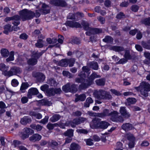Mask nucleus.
I'll list each match as a JSON object with an SVG mask.
<instances>
[{
	"instance_id": "obj_1",
	"label": "nucleus",
	"mask_w": 150,
	"mask_h": 150,
	"mask_svg": "<svg viewBox=\"0 0 150 150\" xmlns=\"http://www.w3.org/2000/svg\"><path fill=\"white\" fill-rule=\"evenodd\" d=\"M99 117L104 118L106 117H110V119L112 121L116 122H122L124 121L123 117L118 115V113L115 111H111L107 109L103 110V112L99 113Z\"/></svg>"
},
{
	"instance_id": "obj_2",
	"label": "nucleus",
	"mask_w": 150,
	"mask_h": 150,
	"mask_svg": "<svg viewBox=\"0 0 150 150\" xmlns=\"http://www.w3.org/2000/svg\"><path fill=\"white\" fill-rule=\"evenodd\" d=\"M94 96L99 100L102 99L109 100L112 98L110 93L103 89L96 90L93 93Z\"/></svg>"
},
{
	"instance_id": "obj_3",
	"label": "nucleus",
	"mask_w": 150,
	"mask_h": 150,
	"mask_svg": "<svg viewBox=\"0 0 150 150\" xmlns=\"http://www.w3.org/2000/svg\"><path fill=\"white\" fill-rule=\"evenodd\" d=\"M21 18L23 21L30 20L34 17V12L26 9L20 11Z\"/></svg>"
},
{
	"instance_id": "obj_4",
	"label": "nucleus",
	"mask_w": 150,
	"mask_h": 150,
	"mask_svg": "<svg viewBox=\"0 0 150 150\" xmlns=\"http://www.w3.org/2000/svg\"><path fill=\"white\" fill-rule=\"evenodd\" d=\"M44 53L43 51L38 52V51L33 52L32 53L31 56V58L29 59L27 61V63L28 64L32 66L35 65L37 64L38 59Z\"/></svg>"
},
{
	"instance_id": "obj_5",
	"label": "nucleus",
	"mask_w": 150,
	"mask_h": 150,
	"mask_svg": "<svg viewBox=\"0 0 150 150\" xmlns=\"http://www.w3.org/2000/svg\"><path fill=\"white\" fill-rule=\"evenodd\" d=\"M22 70L19 67H12L8 71V72L6 73V75L8 76H10L13 75H16L17 74H20L21 73Z\"/></svg>"
},
{
	"instance_id": "obj_6",
	"label": "nucleus",
	"mask_w": 150,
	"mask_h": 150,
	"mask_svg": "<svg viewBox=\"0 0 150 150\" xmlns=\"http://www.w3.org/2000/svg\"><path fill=\"white\" fill-rule=\"evenodd\" d=\"M65 24L67 26L72 28H81V25L78 22L75 21H66Z\"/></svg>"
},
{
	"instance_id": "obj_7",
	"label": "nucleus",
	"mask_w": 150,
	"mask_h": 150,
	"mask_svg": "<svg viewBox=\"0 0 150 150\" xmlns=\"http://www.w3.org/2000/svg\"><path fill=\"white\" fill-rule=\"evenodd\" d=\"M51 4L58 6L64 7L67 6L65 1L62 0H50Z\"/></svg>"
},
{
	"instance_id": "obj_8",
	"label": "nucleus",
	"mask_w": 150,
	"mask_h": 150,
	"mask_svg": "<svg viewBox=\"0 0 150 150\" xmlns=\"http://www.w3.org/2000/svg\"><path fill=\"white\" fill-rule=\"evenodd\" d=\"M100 120L101 119L100 118H95L93 119L90 124L91 127L93 129L99 128Z\"/></svg>"
},
{
	"instance_id": "obj_9",
	"label": "nucleus",
	"mask_w": 150,
	"mask_h": 150,
	"mask_svg": "<svg viewBox=\"0 0 150 150\" xmlns=\"http://www.w3.org/2000/svg\"><path fill=\"white\" fill-rule=\"evenodd\" d=\"M33 76L36 78L38 82H43L45 79V76L42 73L37 72L33 73Z\"/></svg>"
},
{
	"instance_id": "obj_10",
	"label": "nucleus",
	"mask_w": 150,
	"mask_h": 150,
	"mask_svg": "<svg viewBox=\"0 0 150 150\" xmlns=\"http://www.w3.org/2000/svg\"><path fill=\"white\" fill-rule=\"evenodd\" d=\"M39 93V91L36 88H32L29 89L28 93L27 96L28 98L30 99L32 98V96L36 95Z\"/></svg>"
},
{
	"instance_id": "obj_11",
	"label": "nucleus",
	"mask_w": 150,
	"mask_h": 150,
	"mask_svg": "<svg viewBox=\"0 0 150 150\" xmlns=\"http://www.w3.org/2000/svg\"><path fill=\"white\" fill-rule=\"evenodd\" d=\"M78 76L80 78H76L75 79V81L78 83H81L85 82L86 75L83 72H81L79 74Z\"/></svg>"
},
{
	"instance_id": "obj_12",
	"label": "nucleus",
	"mask_w": 150,
	"mask_h": 150,
	"mask_svg": "<svg viewBox=\"0 0 150 150\" xmlns=\"http://www.w3.org/2000/svg\"><path fill=\"white\" fill-rule=\"evenodd\" d=\"M50 8L48 5L44 3H42L41 9L40 10L42 14H47L50 13Z\"/></svg>"
},
{
	"instance_id": "obj_13",
	"label": "nucleus",
	"mask_w": 150,
	"mask_h": 150,
	"mask_svg": "<svg viewBox=\"0 0 150 150\" xmlns=\"http://www.w3.org/2000/svg\"><path fill=\"white\" fill-rule=\"evenodd\" d=\"M42 138V136L38 134H35L29 138V140L32 142H35L39 141Z\"/></svg>"
},
{
	"instance_id": "obj_14",
	"label": "nucleus",
	"mask_w": 150,
	"mask_h": 150,
	"mask_svg": "<svg viewBox=\"0 0 150 150\" xmlns=\"http://www.w3.org/2000/svg\"><path fill=\"white\" fill-rule=\"evenodd\" d=\"M92 83L88 79H85V82H82V83L79 86L80 89H84L87 88Z\"/></svg>"
},
{
	"instance_id": "obj_15",
	"label": "nucleus",
	"mask_w": 150,
	"mask_h": 150,
	"mask_svg": "<svg viewBox=\"0 0 150 150\" xmlns=\"http://www.w3.org/2000/svg\"><path fill=\"white\" fill-rule=\"evenodd\" d=\"M135 88L138 91H139L141 94L144 96L146 97L148 96V91L143 88H141L140 86L138 87H135Z\"/></svg>"
},
{
	"instance_id": "obj_16",
	"label": "nucleus",
	"mask_w": 150,
	"mask_h": 150,
	"mask_svg": "<svg viewBox=\"0 0 150 150\" xmlns=\"http://www.w3.org/2000/svg\"><path fill=\"white\" fill-rule=\"evenodd\" d=\"M86 120V118L83 117H80L77 118L73 119V122L75 125V127L76 125L80 124L84 122Z\"/></svg>"
},
{
	"instance_id": "obj_17",
	"label": "nucleus",
	"mask_w": 150,
	"mask_h": 150,
	"mask_svg": "<svg viewBox=\"0 0 150 150\" xmlns=\"http://www.w3.org/2000/svg\"><path fill=\"white\" fill-rule=\"evenodd\" d=\"M12 18L13 21L12 23L13 25H18L20 24V20L21 18L20 16L15 15L12 16Z\"/></svg>"
},
{
	"instance_id": "obj_18",
	"label": "nucleus",
	"mask_w": 150,
	"mask_h": 150,
	"mask_svg": "<svg viewBox=\"0 0 150 150\" xmlns=\"http://www.w3.org/2000/svg\"><path fill=\"white\" fill-rule=\"evenodd\" d=\"M121 128L125 131H127L132 129L133 127L131 124L127 123L123 124L121 126Z\"/></svg>"
},
{
	"instance_id": "obj_19",
	"label": "nucleus",
	"mask_w": 150,
	"mask_h": 150,
	"mask_svg": "<svg viewBox=\"0 0 150 150\" xmlns=\"http://www.w3.org/2000/svg\"><path fill=\"white\" fill-rule=\"evenodd\" d=\"M31 121V118L28 116H25L21 119L20 122L23 125H26L27 123H30Z\"/></svg>"
},
{
	"instance_id": "obj_20",
	"label": "nucleus",
	"mask_w": 150,
	"mask_h": 150,
	"mask_svg": "<svg viewBox=\"0 0 150 150\" xmlns=\"http://www.w3.org/2000/svg\"><path fill=\"white\" fill-rule=\"evenodd\" d=\"M76 98L75 100V101L76 102L79 100L82 101H84L86 98V96L85 93H82L80 95L76 94Z\"/></svg>"
},
{
	"instance_id": "obj_21",
	"label": "nucleus",
	"mask_w": 150,
	"mask_h": 150,
	"mask_svg": "<svg viewBox=\"0 0 150 150\" xmlns=\"http://www.w3.org/2000/svg\"><path fill=\"white\" fill-rule=\"evenodd\" d=\"M120 112L121 115L125 117L128 118L130 116L129 113L127 112L125 107H121L120 108Z\"/></svg>"
},
{
	"instance_id": "obj_22",
	"label": "nucleus",
	"mask_w": 150,
	"mask_h": 150,
	"mask_svg": "<svg viewBox=\"0 0 150 150\" xmlns=\"http://www.w3.org/2000/svg\"><path fill=\"white\" fill-rule=\"evenodd\" d=\"M29 115L31 116H33L36 119H41L42 117L41 114L32 111L29 112Z\"/></svg>"
},
{
	"instance_id": "obj_23",
	"label": "nucleus",
	"mask_w": 150,
	"mask_h": 150,
	"mask_svg": "<svg viewBox=\"0 0 150 150\" xmlns=\"http://www.w3.org/2000/svg\"><path fill=\"white\" fill-rule=\"evenodd\" d=\"M137 100L134 98H128L127 99L126 101L125 102V104L127 106L130 105L135 104Z\"/></svg>"
},
{
	"instance_id": "obj_24",
	"label": "nucleus",
	"mask_w": 150,
	"mask_h": 150,
	"mask_svg": "<svg viewBox=\"0 0 150 150\" xmlns=\"http://www.w3.org/2000/svg\"><path fill=\"white\" fill-rule=\"evenodd\" d=\"M8 69V67H6L5 65L3 63H1L0 64V70L3 72V74L5 76H8L6 75V73L8 72L7 71Z\"/></svg>"
},
{
	"instance_id": "obj_25",
	"label": "nucleus",
	"mask_w": 150,
	"mask_h": 150,
	"mask_svg": "<svg viewBox=\"0 0 150 150\" xmlns=\"http://www.w3.org/2000/svg\"><path fill=\"white\" fill-rule=\"evenodd\" d=\"M4 28V30L3 33L6 35L8 34L9 32H12L13 30L11 27V25L9 24L5 25Z\"/></svg>"
},
{
	"instance_id": "obj_26",
	"label": "nucleus",
	"mask_w": 150,
	"mask_h": 150,
	"mask_svg": "<svg viewBox=\"0 0 150 150\" xmlns=\"http://www.w3.org/2000/svg\"><path fill=\"white\" fill-rule=\"evenodd\" d=\"M110 125V124L106 121H100L99 128L105 129L107 128Z\"/></svg>"
},
{
	"instance_id": "obj_27",
	"label": "nucleus",
	"mask_w": 150,
	"mask_h": 150,
	"mask_svg": "<svg viewBox=\"0 0 150 150\" xmlns=\"http://www.w3.org/2000/svg\"><path fill=\"white\" fill-rule=\"evenodd\" d=\"M139 86L141 88H143L148 92L150 91V84L147 82H142L140 84Z\"/></svg>"
},
{
	"instance_id": "obj_28",
	"label": "nucleus",
	"mask_w": 150,
	"mask_h": 150,
	"mask_svg": "<svg viewBox=\"0 0 150 150\" xmlns=\"http://www.w3.org/2000/svg\"><path fill=\"white\" fill-rule=\"evenodd\" d=\"M110 49L111 50L118 52L123 51L124 50V48L123 47L117 46H113L110 48Z\"/></svg>"
},
{
	"instance_id": "obj_29",
	"label": "nucleus",
	"mask_w": 150,
	"mask_h": 150,
	"mask_svg": "<svg viewBox=\"0 0 150 150\" xmlns=\"http://www.w3.org/2000/svg\"><path fill=\"white\" fill-rule=\"evenodd\" d=\"M105 79L104 78H102L97 79L95 82L98 86H103L105 84Z\"/></svg>"
},
{
	"instance_id": "obj_30",
	"label": "nucleus",
	"mask_w": 150,
	"mask_h": 150,
	"mask_svg": "<svg viewBox=\"0 0 150 150\" xmlns=\"http://www.w3.org/2000/svg\"><path fill=\"white\" fill-rule=\"evenodd\" d=\"M81 147L79 145L75 142L72 143L70 148V150H79L80 149Z\"/></svg>"
},
{
	"instance_id": "obj_31",
	"label": "nucleus",
	"mask_w": 150,
	"mask_h": 150,
	"mask_svg": "<svg viewBox=\"0 0 150 150\" xmlns=\"http://www.w3.org/2000/svg\"><path fill=\"white\" fill-rule=\"evenodd\" d=\"M61 116L58 114H54L51 117L50 119V121L52 122H55L59 120Z\"/></svg>"
},
{
	"instance_id": "obj_32",
	"label": "nucleus",
	"mask_w": 150,
	"mask_h": 150,
	"mask_svg": "<svg viewBox=\"0 0 150 150\" xmlns=\"http://www.w3.org/2000/svg\"><path fill=\"white\" fill-rule=\"evenodd\" d=\"M89 65L90 67L93 69L97 70L98 69V66L96 62H91L89 63Z\"/></svg>"
},
{
	"instance_id": "obj_33",
	"label": "nucleus",
	"mask_w": 150,
	"mask_h": 150,
	"mask_svg": "<svg viewBox=\"0 0 150 150\" xmlns=\"http://www.w3.org/2000/svg\"><path fill=\"white\" fill-rule=\"evenodd\" d=\"M73 130L69 129L64 132L63 134L66 136L72 137L73 136Z\"/></svg>"
},
{
	"instance_id": "obj_34",
	"label": "nucleus",
	"mask_w": 150,
	"mask_h": 150,
	"mask_svg": "<svg viewBox=\"0 0 150 150\" xmlns=\"http://www.w3.org/2000/svg\"><path fill=\"white\" fill-rule=\"evenodd\" d=\"M101 76L99 75H98L95 72L93 73L90 76L88 79L90 80V81H91L92 83L93 81L96 78H100Z\"/></svg>"
},
{
	"instance_id": "obj_35",
	"label": "nucleus",
	"mask_w": 150,
	"mask_h": 150,
	"mask_svg": "<svg viewBox=\"0 0 150 150\" xmlns=\"http://www.w3.org/2000/svg\"><path fill=\"white\" fill-rule=\"evenodd\" d=\"M47 83L51 86L55 87L57 85V82L52 78H50L48 79Z\"/></svg>"
},
{
	"instance_id": "obj_36",
	"label": "nucleus",
	"mask_w": 150,
	"mask_h": 150,
	"mask_svg": "<svg viewBox=\"0 0 150 150\" xmlns=\"http://www.w3.org/2000/svg\"><path fill=\"white\" fill-rule=\"evenodd\" d=\"M81 25L83 26L84 29L86 30H87L88 29L91 28L89 27V23L87 21H82L81 23Z\"/></svg>"
},
{
	"instance_id": "obj_37",
	"label": "nucleus",
	"mask_w": 150,
	"mask_h": 150,
	"mask_svg": "<svg viewBox=\"0 0 150 150\" xmlns=\"http://www.w3.org/2000/svg\"><path fill=\"white\" fill-rule=\"evenodd\" d=\"M58 64L59 65L62 67H67L68 65L67 59H62L58 63Z\"/></svg>"
},
{
	"instance_id": "obj_38",
	"label": "nucleus",
	"mask_w": 150,
	"mask_h": 150,
	"mask_svg": "<svg viewBox=\"0 0 150 150\" xmlns=\"http://www.w3.org/2000/svg\"><path fill=\"white\" fill-rule=\"evenodd\" d=\"M45 41L39 39L37 40V43H35V45L36 47L38 48H42L44 46L43 43Z\"/></svg>"
},
{
	"instance_id": "obj_39",
	"label": "nucleus",
	"mask_w": 150,
	"mask_h": 150,
	"mask_svg": "<svg viewBox=\"0 0 150 150\" xmlns=\"http://www.w3.org/2000/svg\"><path fill=\"white\" fill-rule=\"evenodd\" d=\"M30 127L33 129H36L37 131H40L42 129V126L38 125H36L35 124H32L30 125Z\"/></svg>"
},
{
	"instance_id": "obj_40",
	"label": "nucleus",
	"mask_w": 150,
	"mask_h": 150,
	"mask_svg": "<svg viewBox=\"0 0 150 150\" xmlns=\"http://www.w3.org/2000/svg\"><path fill=\"white\" fill-rule=\"evenodd\" d=\"M113 40V38L110 36H105V38L103 40V42L107 43L112 42Z\"/></svg>"
},
{
	"instance_id": "obj_41",
	"label": "nucleus",
	"mask_w": 150,
	"mask_h": 150,
	"mask_svg": "<svg viewBox=\"0 0 150 150\" xmlns=\"http://www.w3.org/2000/svg\"><path fill=\"white\" fill-rule=\"evenodd\" d=\"M70 83H68L65 85L63 86L62 87V89L65 92H70Z\"/></svg>"
},
{
	"instance_id": "obj_42",
	"label": "nucleus",
	"mask_w": 150,
	"mask_h": 150,
	"mask_svg": "<svg viewBox=\"0 0 150 150\" xmlns=\"http://www.w3.org/2000/svg\"><path fill=\"white\" fill-rule=\"evenodd\" d=\"M1 53L2 56L5 57H7L9 54L8 50L6 49L1 50Z\"/></svg>"
},
{
	"instance_id": "obj_43",
	"label": "nucleus",
	"mask_w": 150,
	"mask_h": 150,
	"mask_svg": "<svg viewBox=\"0 0 150 150\" xmlns=\"http://www.w3.org/2000/svg\"><path fill=\"white\" fill-rule=\"evenodd\" d=\"M77 85L74 83H70V92L74 93L77 90L76 88Z\"/></svg>"
},
{
	"instance_id": "obj_44",
	"label": "nucleus",
	"mask_w": 150,
	"mask_h": 150,
	"mask_svg": "<svg viewBox=\"0 0 150 150\" xmlns=\"http://www.w3.org/2000/svg\"><path fill=\"white\" fill-rule=\"evenodd\" d=\"M91 30L92 34H98L102 33V30L101 29L91 28Z\"/></svg>"
},
{
	"instance_id": "obj_45",
	"label": "nucleus",
	"mask_w": 150,
	"mask_h": 150,
	"mask_svg": "<svg viewBox=\"0 0 150 150\" xmlns=\"http://www.w3.org/2000/svg\"><path fill=\"white\" fill-rule=\"evenodd\" d=\"M23 131L24 132L29 135L30 134H32L34 133V131L30 128H24Z\"/></svg>"
},
{
	"instance_id": "obj_46",
	"label": "nucleus",
	"mask_w": 150,
	"mask_h": 150,
	"mask_svg": "<svg viewBox=\"0 0 150 150\" xmlns=\"http://www.w3.org/2000/svg\"><path fill=\"white\" fill-rule=\"evenodd\" d=\"M76 59L74 58H71L69 59H67V63L69 67L73 66L75 63Z\"/></svg>"
},
{
	"instance_id": "obj_47",
	"label": "nucleus",
	"mask_w": 150,
	"mask_h": 150,
	"mask_svg": "<svg viewBox=\"0 0 150 150\" xmlns=\"http://www.w3.org/2000/svg\"><path fill=\"white\" fill-rule=\"evenodd\" d=\"M46 93L49 96H53L55 95L54 90L53 88H50L47 90Z\"/></svg>"
},
{
	"instance_id": "obj_48",
	"label": "nucleus",
	"mask_w": 150,
	"mask_h": 150,
	"mask_svg": "<svg viewBox=\"0 0 150 150\" xmlns=\"http://www.w3.org/2000/svg\"><path fill=\"white\" fill-rule=\"evenodd\" d=\"M29 85L28 83H23L21 87L20 90L22 92H24V91H23L29 87Z\"/></svg>"
},
{
	"instance_id": "obj_49",
	"label": "nucleus",
	"mask_w": 150,
	"mask_h": 150,
	"mask_svg": "<svg viewBox=\"0 0 150 150\" xmlns=\"http://www.w3.org/2000/svg\"><path fill=\"white\" fill-rule=\"evenodd\" d=\"M65 124V126H71L72 127L74 128L75 127V125L73 122V120L72 121H67Z\"/></svg>"
},
{
	"instance_id": "obj_50",
	"label": "nucleus",
	"mask_w": 150,
	"mask_h": 150,
	"mask_svg": "<svg viewBox=\"0 0 150 150\" xmlns=\"http://www.w3.org/2000/svg\"><path fill=\"white\" fill-rule=\"evenodd\" d=\"M129 108L134 112L139 111L141 110V108H140L136 106H130Z\"/></svg>"
},
{
	"instance_id": "obj_51",
	"label": "nucleus",
	"mask_w": 150,
	"mask_h": 150,
	"mask_svg": "<svg viewBox=\"0 0 150 150\" xmlns=\"http://www.w3.org/2000/svg\"><path fill=\"white\" fill-rule=\"evenodd\" d=\"M9 54V57L6 59V61L7 62L13 61L14 60V52L11 51Z\"/></svg>"
},
{
	"instance_id": "obj_52",
	"label": "nucleus",
	"mask_w": 150,
	"mask_h": 150,
	"mask_svg": "<svg viewBox=\"0 0 150 150\" xmlns=\"http://www.w3.org/2000/svg\"><path fill=\"white\" fill-rule=\"evenodd\" d=\"M124 57L126 59H131L130 51L129 50H125Z\"/></svg>"
},
{
	"instance_id": "obj_53",
	"label": "nucleus",
	"mask_w": 150,
	"mask_h": 150,
	"mask_svg": "<svg viewBox=\"0 0 150 150\" xmlns=\"http://www.w3.org/2000/svg\"><path fill=\"white\" fill-rule=\"evenodd\" d=\"M57 123L52 124L51 123H48L47 125V127L50 130H52L54 127H57Z\"/></svg>"
},
{
	"instance_id": "obj_54",
	"label": "nucleus",
	"mask_w": 150,
	"mask_h": 150,
	"mask_svg": "<svg viewBox=\"0 0 150 150\" xmlns=\"http://www.w3.org/2000/svg\"><path fill=\"white\" fill-rule=\"evenodd\" d=\"M142 23L145 25H150V17L143 19L142 20Z\"/></svg>"
},
{
	"instance_id": "obj_55",
	"label": "nucleus",
	"mask_w": 150,
	"mask_h": 150,
	"mask_svg": "<svg viewBox=\"0 0 150 150\" xmlns=\"http://www.w3.org/2000/svg\"><path fill=\"white\" fill-rule=\"evenodd\" d=\"M81 40L79 38H73L71 41L72 43H74L76 44H79L81 43Z\"/></svg>"
},
{
	"instance_id": "obj_56",
	"label": "nucleus",
	"mask_w": 150,
	"mask_h": 150,
	"mask_svg": "<svg viewBox=\"0 0 150 150\" xmlns=\"http://www.w3.org/2000/svg\"><path fill=\"white\" fill-rule=\"evenodd\" d=\"M41 102L43 105L47 106H50L52 104V103L46 99L42 100Z\"/></svg>"
},
{
	"instance_id": "obj_57",
	"label": "nucleus",
	"mask_w": 150,
	"mask_h": 150,
	"mask_svg": "<svg viewBox=\"0 0 150 150\" xmlns=\"http://www.w3.org/2000/svg\"><path fill=\"white\" fill-rule=\"evenodd\" d=\"M139 8V7L138 5H134L131 6L130 9L132 11L136 12L138 11Z\"/></svg>"
},
{
	"instance_id": "obj_58",
	"label": "nucleus",
	"mask_w": 150,
	"mask_h": 150,
	"mask_svg": "<svg viewBox=\"0 0 150 150\" xmlns=\"http://www.w3.org/2000/svg\"><path fill=\"white\" fill-rule=\"evenodd\" d=\"M48 119L49 117L48 116H46L44 119H42L39 122V123L45 124L48 122Z\"/></svg>"
},
{
	"instance_id": "obj_59",
	"label": "nucleus",
	"mask_w": 150,
	"mask_h": 150,
	"mask_svg": "<svg viewBox=\"0 0 150 150\" xmlns=\"http://www.w3.org/2000/svg\"><path fill=\"white\" fill-rule=\"evenodd\" d=\"M141 44L144 48L148 49H150V45H149L147 43H146L145 42L142 41L141 42Z\"/></svg>"
},
{
	"instance_id": "obj_60",
	"label": "nucleus",
	"mask_w": 150,
	"mask_h": 150,
	"mask_svg": "<svg viewBox=\"0 0 150 150\" xmlns=\"http://www.w3.org/2000/svg\"><path fill=\"white\" fill-rule=\"evenodd\" d=\"M11 84L13 86L16 87L18 85L19 83L17 80L14 79L12 80Z\"/></svg>"
},
{
	"instance_id": "obj_61",
	"label": "nucleus",
	"mask_w": 150,
	"mask_h": 150,
	"mask_svg": "<svg viewBox=\"0 0 150 150\" xmlns=\"http://www.w3.org/2000/svg\"><path fill=\"white\" fill-rule=\"evenodd\" d=\"M93 140L91 138L87 139L86 140V142L87 145L91 146L93 145Z\"/></svg>"
},
{
	"instance_id": "obj_62",
	"label": "nucleus",
	"mask_w": 150,
	"mask_h": 150,
	"mask_svg": "<svg viewBox=\"0 0 150 150\" xmlns=\"http://www.w3.org/2000/svg\"><path fill=\"white\" fill-rule=\"evenodd\" d=\"M67 19L71 20H75L76 19L74 14L70 13H69V15L67 16Z\"/></svg>"
},
{
	"instance_id": "obj_63",
	"label": "nucleus",
	"mask_w": 150,
	"mask_h": 150,
	"mask_svg": "<svg viewBox=\"0 0 150 150\" xmlns=\"http://www.w3.org/2000/svg\"><path fill=\"white\" fill-rule=\"evenodd\" d=\"M48 87L49 86L46 84H45L41 86L40 87V89L43 91H46V92L47 90L48 89Z\"/></svg>"
},
{
	"instance_id": "obj_64",
	"label": "nucleus",
	"mask_w": 150,
	"mask_h": 150,
	"mask_svg": "<svg viewBox=\"0 0 150 150\" xmlns=\"http://www.w3.org/2000/svg\"><path fill=\"white\" fill-rule=\"evenodd\" d=\"M58 42L60 44H62L63 42V40L64 39L63 36L61 35H58Z\"/></svg>"
}]
</instances>
